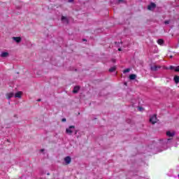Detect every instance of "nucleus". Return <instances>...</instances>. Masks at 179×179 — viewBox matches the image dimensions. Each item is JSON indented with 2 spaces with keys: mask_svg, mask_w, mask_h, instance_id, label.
Here are the masks:
<instances>
[{
  "mask_svg": "<svg viewBox=\"0 0 179 179\" xmlns=\"http://www.w3.org/2000/svg\"><path fill=\"white\" fill-rule=\"evenodd\" d=\"M73 129H75V126H70L66 129V134H68V135H72Z\"/></svg>",
  "mask_w": 179,
  "mask_h": 179,
  "instance_id": "f257e3e1",
  "label": "nucleus"
},
{
  "mask_svg": "<svg viewBox=\"0 0 179 179\" xmlns=\"http://www.w3.org/2000/svg\"><path fill=\"white\" fill-rule=\"evenodd\" d=\"M150 122H152L153 124H155L157 122V117L156 116V115H153L150 118Z\"/></svg>",
  "mask_w": 179,
  "mask_h": 179,
  "instance_id": "f03ea898",
  "label": "nucleus"
},
{
  "mask_svg": "<svg viewBox=\"0 0 179 179\" xmlns=\"http://www.w3.org/2000/svg\"><path fill=\"white\" fill-rule=\"evenodd\" d=\"M148 10H155L156 9V4L155 3H151L148 6Z\"/></svg>",
  "mask_w": 179,
  "mask_h": 179,
  "instance_id": "7ed1b4c3",
  "label": "nucleus"
},
{
  "mask_svg": "<svg viewBox=\"0 0 179 179\" xmlns=\"http://www.w3.org/2000/svg\"><path fill=\"white\" fill-rule=\"evenodd\" d=\"M160 68H162V66H150V69L151 71H152L153 72H156L157 71H158L159 69H160Z\"/></svg>",
  "mask_w": 179,
  "mask_h": 179,
  "instance_id": "20e7f679",
  "label": "nucleus"
},
{
  "mask_svg": "<svg viewBox=\"0 0 179 179\" xmlns=\"http://www.w3.org/2000/svg\"><path fill=\"white\" fill-rule=\"evenodd\" d=\"M64 162L66 164H71V162H72V159L69 156L66 157L64 158Z\"/></svg>",
  "mask_w": 179,
  "mask_h": 179,
  "instance_id": "39448f33",
  "label": "nucleus"
},
{
  "mask_svg": "<svg viewBox=\"0 0 179 179\" xmlns=\"http://www.w3.org/2000/svg\"><path fill=\"white\" fill-rule=\"evenodd\" d=\"M1 58H7V57H9V52H3L1 54Z\"/></svg>",
  "mask_w": 179,
  "mask_h": 179,
  "instance_id": "423d86ee",
  "label": "nucleus"
},
{
  "mask_svg": "<svg viewBox=\"0 0 179 179\" xmlns=\"http://www.w3.org/2000/svg\"><path fill=\"white\" fill-rule=\"evenodd\" d=\"M79 90H80V87L76 86L73 88V93L76 94V93H78L79 92Z\"/></svg>",
  "mask_w": 179,
  "mask_h": 179,
  "instance_id": "0eeeda50",
  "label": "nucleus"
},
{
  "mask_svg": "<svg viewBox=\"0 0 179 179\" xmlns=\"http://www.w3.org/2000/svg\"><path fill=\"white\" fill-rule=\"evenodd\" d=\"M13 96H15V94L13 92H10V93L6 94V97L8 99H12V97H13Z\"/></svg>",
  "mask_w": 179,
  "mask_h": 179,
  "instance_id": "6e6552de",
  "label": "nucleus"
},
{
  "mask_svg": "<svg viewBox=\"0 0 179 179\" xmlns=\"http://www.w3.org/2000/svg\"><path fill=\"white\" fill-rule=\"evenodd\" d=\"M13 40L15 41L16 43H20L22 41V38L20 37H13Z\"/></svg>",
  "mask_w": 179,
  "mask_h": 179,
  "instance_id": "1a4fd4ad",
  "label": "nucleus"
},
{
  "mask_svg": "<svg viewBox=\"0 0 179 179\" xmlns=\"http://www.w3.org/2000/svg\"><path fill=\"white\" fill-rule=\"evenodd\" d=\"M22 92H18L15 93V97L17 98V99H20L22 97Z\"/></svg>",
  "mask_w": 179,
  "mask_h": 179,
  "instance_id": "9d476101",
  "label": "nucleus"
},
{
  "mask_svg": "<svg viewBox=\"0 0 179 179\" xmlns=\"http://www.w3.org/2000/svg\"><path fill=\"white\" fill-rule=\"evenodd\" d=\"M174 135H176V133H174V132H171V131H167L166 132V136H167L173 137V136H174Z\"/></svg>",
  "mask_w": 179,
  "mask_h": 179,
  "instance_id": "9b49d317",
  "label": "nucleus"
},
{
  "mask_svg": "<svg viewBox=\"0 0 179 179\" xmlns=\"http://www.w3.org/2000/svg\"><path fill=\"white\" fill-rule=\"evenodd\" d=\"M136 79V75L135 74H131L129 76V80H135Z\"/></svg>",
  "mask_w": 179,
  "mask_h": 179,
  "instance_id": "f8f14e48",
  "label": "nucleus"
},
{
  "mask_svg": "<svg viewBox=\"0 0 179 179\" xmlns=\"http://www.w3.org/2000/svg\"><path fill=\"white\" fill-rule=\"evenodd\" d=\"M157 43L159 44V45H163V44H164V41L163 39H158Z\"/></svg>",
  "mask_w": 179,
  "mask_h": 179,
  "instance_id": "ddd939ff",
  "label": "nucleus"
},
{
  "mask_svg": "<svg viewBox=\"0 0 179 179\" xmlns=\"http://www.w3.org/2000/svg\"><path fill=\"white\" fill-rule=\"evenodd\" d=\"M62 22H64V23H68V18H66V17H62Z\"/></svg>",
  "mask_w": 179,
  "mask_h": 179,
  "instance_id": "4468645a",
  "label": "nucleus"
},
{
  "mask_svg": "<svg viewBox=\"0 0 179 179\" xmlns=\"http://www.w3.org/2000/svg\"><path fill=\"white\" fill-rule=\"evenodd\" d=\"M174 81H175V83H178V82H179V76H176L175 77H174Z\"/></svg>",
  "mask_w": 179,
  "mask_h": 179,
  "instance_id": "2eb2a0df",
  "label": "nucleus"
},
{
  "mask_svg": "<svg viewBox=\"0 0 179 179\" xmlns=\"http://www.w3.org/2000/svg\"><path fill=\"white\" fill-rule=\"evenodd\" d=\"M115 69H116L115 66H113L110 69H109V72H114Z\"/></svg>",
  "mask_w": 179,
  "mask_h": 179,
  "instance_id": "dca6fc26",
  "label": "nucleus"
},
{
  "mask_svg": "<svg viewBox=\"0 0 179 179\" xmlns=\"http://www.w3.org/2000/svg\"><path fill=\"white\" fill-rule=\"evenodd\" d=\"M130 69H126L123 71V73H128L129 72H130Z\"/></svg>",
  "mask_w": 179,
  "mask_h": 179,
  "instance_id": "f3484780",
  "label": "nucleus"
},
{
  "mask_svg": "<svg viewBox=\"0 0 179 179\" xmlns=\"http://www.w3.org/2000/svg\"><path fill=\"white\" fill-rule=\"evenodd\" d=\"M114 2V3H116V4H117V5H120V3H121V2H124V1H113Z\"/></svg>",
  "mask_w": 179,
  "mask_h": 179,
  "instance_id": "a211bd4d",
  "label": "nucleus"
},
{
  "mask_svg": "<svg viewBox=\"0 0 179 179\" xmlns=\"http://www.w3.org/2000/svg\"><path fill=\"white\" fill-rule=\"evenodd\" d=\"M169 69H171V70L176 69V67H174L173 66H170Z\"/></svg>",
  "mask_w": 179,
  "mask_h": 179,
  "instance_id": "6ab92c4d",
  "label": "nucleus"
},
{
  "mask_svg": "<svg viewBox=\"0 0 179 179\" xmlns=\"http://www.w3.org/2000/svg\"><path fill=\"white\" fill-rule=\"evenodd\" d=\"M176 72H179V66L175 68Z\"/></svg>",
  "mask_w": 179,
  "mask_h": 179,
  "instance_id": "aec40b11",
  "label": "nucleus"
},
{
  "mask_svg": "<svg viewBox=\"0 0 179 179\" xmlns=\"http://www.w3.org/2000/svg\"><path fill=\"white\" fill-rule=\"evenodd\" d=\"M62 122H66V118L62 119Z\"/></svg>",
  "mask_w": 179,
  "mask_h": 179,
  "instance_id": "412c9836",
  "label": "nucleus"
},
{
  "mask_svg": "<svg viewBox=\"0 0 179 179\" xmlns=\"http://www.w3.org/2000/svg\"><path fill=\"white\" fill-rule=\"evenodd\" d=\"M138 110H139V111H143V108H142V107H138Z\"/></svg>",
  "mask_w": 179,
  "mask_h": 179,
  "instance_id": "4be33fe9",
  "label": "nucleus"
},
{
  "mask_svg": "<svg viewBox=\"0 0 179 179\" xmlns=\"http://www.w3.org/2000/svg\"><path fill=\"white\" fill-rule=\"evenodd\" d=\"M165 24H169V23H170V21L167 20L164 22Z\"/></svg>",
  "mask_w": 179,
  "mask_h": 179,
  "instance_id": "5701e85b",
  "label": "nucleus"
},
{
  "mask_svg": "<svg viewBox=\"0 0 179 179\" xmlns=\"http://www.w3.org/2000/svg\"><path fill=\"white\" fill-rule=\"evenodd\" d=\"M37 101H41V99H39L37 100Z\"/></svg>",
  "mask_w": 179,
  "mask_h": 179,
  "instance_id": "b1692460",
  "label": "nucleus"
},
{
  "mask_svg": "<svg viewBox=\"0 0 179 179\" xmlns=\"http://www.w3.org/2000/svg\"><path fill=\"white\" fill-rule=\"evenodd\" d=\"M41 152H44V149L41 150Z\"/></svg>",
  "mask_w": 179,
  "mask_h": 179,
  "instance_id": "393cba45",
  "label": "nucleus"
},
{
  "mask_svg": "<svg viewBox=\"0 0 179 179\" xmlns=\"http://www.w3.org/2000/svg\"><path fill=\"white\" fill-rule=\"evenodd\" d=\"M113 3H114L113 2H111V3H110V5H113Z\"/></svg>",
  "mask_w": 179,
  "mask_h": 179,
  "instance_id": "a878e982",
  "label": "nucleus"
},
{
  "mask_svg": "<svg viewBox=\"0 0 179 179\" xmlns=\"http://www.w3.org/2000/svg\"><path fill=\"white\" fill-rule=\"evenodd\" d=\"M118 51H121V48H119V49H118Z\"/></svg>",
  "mask_w": 179,
  "mask_h": 179,
  "instance_id": "bb28decb",
  "label": "nucleus"
},
{
  "mask_svg": "<svg viewBox=\"0 0 179 179\" xmlns=\"http://www.w3.org/2000/svg\"><path fill=\"white\" fill-rule=\"evenodd\" d=\"M69 1H73V0H69Z\"/></svg>",
  "mask_w": 179,
  "mask_h": 179,
  "instance_id": "cd10ccee",
  "label": "nucleus"
}]
</instances>
